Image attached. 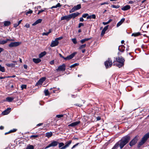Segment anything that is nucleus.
Masks as SVG:
<instances>
[{"instance_id": "obj_50", "label": "nucleus", "mask_w": 149, "mask_h": 149, "mask_svg": "<svg viewBox=\"0 0 149 149\" xmlns=\"http://www.w3.org/2000/svg\"><path fill=\"white\" fill-rule=\"evenodd\" d=\"M79 144V143H77L72 146V147L71 148V149H73V148H75Z\"/></svg>"}, {"instance_id": "obj_8", "label": "nucleus", "mask_w": 149, "mask_h": 149, "mask_svg": "<svg viewBox=\"0 0 149 149\" xmlns=\"http://www.w3.org/2000/svg\"><path fill=\"white\" fill-rule=\"evenodd\" d=\"M21 44V42H11L10 44H9L8 46L10 47H16L18 46Z\"/></svg>"}, {"instance_id": "obj_32", "label": "nucleus", "mask_w": 149, "mask_h": 149, "mask_svg": "<svg viewBox=\"0 0 149 149\" xmlns=\"http://www.w3.org/2000/svg\"><path fill=\"white\" fill-rule=\"evenodd\" d=\"M58 144V147L59 148H61L62 147H63L64 146V143L63 142L59 143Z\"/></svg>"}, {"instance_id": "obj_26", "label": "nucleus", "mask_w": 149, "mask_h": 149, "mask_svg": "<svg viewBox=\"0 0 149 149\" xmlns=\"http://www.w3.org/2000/svg\"><path fill=\"white\" fill-rule=\"evenodd\" d=\"M14 99V98L12 97H7L6 98V101L10 102H12Z\"/></svg>"}, {"instance_id": "obj_64", "label": "nucleus", "mask_w": 149, "mask_h": 149, "mask_svg": "<svg viewBox=\"0 0 149 149\" xmlns=\"http://www.w3.org/2000/svg\"><path fill=\"white\" fill-rule=\"evenodd\" d=\"M91 15H88V16L87 17V19H91Z\"/></svg>"}, {"instance_id": "obj_14", "label": "nucleus", "mask_w": 149, "mask_h": 149, "mask_svg": "<svg viewBox=\"0 0 149 149\" xmlns=\"http://www.w3.org/2000/svg\"><path fill=\"white\" fill-rule=\"evenodd\" d=\"M59 43L58 41H57L55 39L54 40H53L51 44L50 45V46L52 47H55L58 45Z\"/></svg>"}, {"instance_id": "obj_36", "label": "nucleus", "mask_w": 149, "mask_h": 149, "mask_svg": "<svg viewBox=\"0 0 149 149\" xmlns=\"http://www.w3.org/2000/svg\"><path fill=\"white\" fill-rule=\"evenodd\" d=\"M86 46V44H84L82 45H81L79 47V49H82L84 48Z\"/></svg>"}, {"instance_id": "obj_2", "label": "nucleus", "mask_w": 149, "mask_h": 149, "mask_svg": "<svg viewBox=\"0 0 149 149\" xmlns=\"http://www.w3.org/2000/svg\"><path fill=\"white\" fill-rule=\"evenodd\" d=\"M117 63L116 64V66L120 68L124 65L125 60L121 56L119 57L116 58Z\"/></svg>"}, {"instance_id": "obj_23", "label": "nucleus", "mask_w": 149, "mask_h": 149, "mask_svg": "<svg viewBox=\"0 0 149 149\" xmlns=\"http://www.w3.org/2000/svg\"><path fill=\"white\" fill-rule=\"evenodd\" d=\"M125 18H123L121 20L119 21L117 24V26L118 27L119 26H120L122 23L125 21Z\"/></svg>"}, {"instance_id": "obj_15", "label": "nucleus", "mask_w": 149, "mask_h": 149, "mask_svg": "<svg viewBox=\"0 0 149 149\" xmlns=\"http://www.w3.org/2000/svg\"><path fill=\"white\" fill-rule=\"evenodd\" d=\"M46 78L45 77H43L40 79L36 83V84L37 85H40L42 84L43 82L45 80Z\"/></svg>"}, {"instance_id": "obj_6", "label": "nucleus", "mask_w": 149, "mask_h": 149, "mask_svg": "<svg viewBox=\"0 0 149 149\" xmlns=\"http://www.w3.org/2000/svg\"><path fill=\"white\" fill-rule=\"evenodd\" d=\"M138 136H136L130 143L129 145L130 146H132L134 145L138 141Z\"/></svg>"}, {"instance_id": "obj_57", "label": "nucleus", "mask_w": 149, "mask_h": 149, "mask_svg": "<svg viewBox=\"0 0 149 149\" xmlns=\"http://www.w3.org/2000/svg\"><path fill=\"white\" fill-rule=\"evenodd\" d=\"M9 78V77H0V79H4L5 78Z\"/></svg>"}, {"instance_id": "obj_35", "label": "nucleus", "mask_w": 149, "mask_h": 149, "mask_svg": "<svg viewBox=\"0 0 149 149\" xmlns=\"http://www.w3.org/2000/svg\"><path fill=\"white\" fill-rule=\"evenodd\" d=\"M79 65V63H76L74 64L71 65L70 66V67L71 68H73L74 67H75L76 66L78 65Z\"/></svg>"}, {"instance_id": "obj_56", "label": "nucleus", "mask_w": 149, "mask_h": 149, "mask_svg": "<svg viewBox=\"0 0 149 149\" xmlns=\"http://www.w3.org/2000/svg\"><path fill=\"white\" fill-rule=\"evenodd\" d=\"M75 105L77 106H79V107H81L83 105L82 104H75Z\"/></svg>"}, {"instance_id": "obj_39", "label": "nucleus", "mask_w": 149, "mask_h": 149, "mask_svg": "<svg viewBox=\"0 0 149 149\" xmlns=\"http://www.w3.org/2000/svg\"><path fill=\"white\" fill-rule=\"evenodd\" d=\"M72 40L73 42L75 44H76L77 43L76 39V38H73L72 39Z\"/></svg>"}, {"instance_id": "obj_48", "label": "nucleus", "mask_w": 149, "mask_h": 149, "mask_svg": "<svg viewBox=\"0 0 149 149\" xmlns=\"http://www.w3.org/2000/svg\"><path fill=\"white\" fill-rule=\"evenodd\" d=\"M109 26L107 25L105 26L104 29H103L104 30L106 31L108 29V28Z\"/></svg>"}, {"instance_id": "obj_24", "label": "nucleus", "mask_w": 149, "mask_h": 149, "mask_svg": "<svg viewBox=\"0 0 149 149\" xmlns=\"http://www.w3.org/2000/svg\"><path fill=\"white\" fill-rule=\"evenodd\" d=\"M45 134V136L48 138L50 137L52 135V132H47Z\"/></svg>"}, {"instance_id": "obj_46", "label": "nucleus", "mask_w": 149, "mask_h": 149, "mask_svg": "<svg viewBox=\"0 0 149 149\" xmlns=\"http://www.w3.org/2000/svg\"><path fill=\"white\" fill-rule=\"evenodd\" d=\"M63 37L62 36L58 38H56L55 39L57 41H58V40H61L63 39Z\"/></svg>"}, {"instance_id": "obj_18", "label": "nucleus", "mask_w": 149, "mask_h": 149, "mask_svg": "<svg viewBox=\"0 0 149 149\" xmlns=\"http://www.w3.org/2000/svg\"><path fill=\"white\" fill-rule=\"evenodd\" d=\"M131 8V7L129 5H126L121 8V9L124 11H125L126 10H127L129 9H130Z\"/></svg>"}, {"instance_id": "obj_11", "label": "nucleus", "mask_w": 149, "mask_h": 149, "mask_svg": "<svg viewBox=\"0 0 149 149\" xmlns=\"http://www.w3.org/2000/svg\"><path fill=\"white\" fill-rule=\"evenodd\" d=\"M76 54V52L73 53L71 55L68 56L66 57H65V58H64V59L65 60H68L71 59L74 57Z\"/></svg>"}, {"instance_id": "obj_44", "label": "nucleus", "mask_w": 149, "mask_h": 149, "mask_svg": "<svg viewBox=\"0 0 149 149\" xmlns=\"http://www.w3.org/2000/svg\"><path fill=\"white\" fill-rule=\"evenodd\" d=\"M88 16V13H85L83 14L82 15V17L86 18L87 17V16Z\"/></svg>"}, {"instance_id": "obj_4", "label": "nucleus", "mask_w": 149, "mask_h": 149, "mask_svg": "<svg viewBox=\"0 0 149 149\" xmlns=\"http://www.w3.org/2000/svg\"><path fill=\"white\" fill-rule=\"evenodd\" d=\"M58 143V142L57 141L53 140L51 141V143L45 148V149L51 147H55L56 146Z\"/></svg>"}, {"instance_id": "obj_34", "label": "nucleus", "mask_w": 149, "mask_h": 149, "mask_svg": "<svg viewBox=\"0 0 149 149\" xmlns=\"http://www.w3.org/2000/svg\"><path fill=\"white\" fill-rule=\"evenodd\" d=\"M0 71L2 72H5L4 67L2 66L1 65H0Z\"/></svg>"}, {"instance_id": "obj_20", "label": "nucleus", "mask_w": 149, "mask_h": 149, "mask_svg": "<svg viewBox=\"0 0 149 149\" xmlns=\"http://www.w3.org/2000/svg\"><path fill=\"white\" fill-rule=\"evenodd\" d=\"M91 38H87L83 39L80 41L81 43L83 44L86 41H88L91 39Z\"/></svg>"}, {"instance_id": "obj_27", "label": "nucleus", "mask_w": 149, "mask_h": 149, "mask_svg": "<svg viewBox=\"0 0 149 149\" xmlns=\"http://www.w3.org/2000/svg\"><path fill=\"white\" fill-rule=\"evenodd\" d=\"M141 35V34L140 33L138 32L132 33V36H134V37H136L140 36Z\"/></svg>"}, {"instance_id": "obj_5", "label": "nucleus", "mask_w": 149, "mask_h": 149, "mask_svg": "<svg viewBox=\"0 0 149 149\" xmlns=\"http://www.w3.org/2000/svg\"><path fill=\"white\" fill-rule=\"evenodd\" d=\"M104 64L106 68H107L111 66L112 65V61L110 58H108V60L104 63Z\"/></svg>"}, {"instance_id": "obj_13", "label": "nucleus", "mask_w": 149, "mask_h": 149, "mask_svg": "<svg viewBox=\"0 0 149 149\" xmlns=\"http://www.w3.org/2000/svg\"><path fill=\"white\" fill-rule=\"evenodd\" d=\"M70 19H71L69 15L63 16L61 18V21L65 20L66 21H68Z\"/></svg>"}, {"instance_id": "obj_49", "label": "nucleus", "mask_w": 149, "mask_h": 149, "mask_svg": "<svg viewBox=\"0 0 149 149\" xmlns=\"http://www.w3.org/2000/svg\"><path fill=\"white\" fill-rule=\"evenodd\" d=\"M84 26V24L83 23H79V24L78 28H80L81 26Z\"/></svg>"}, {"instance_id": "obj_62", "label": "nucleus", "mask_w": 149, "mask_h": 149, "mask_svg": "<svg viewBox=\"0 0 149 149\" xmlns=\"http://www.w3.org/2000/svg\"><path fill=\"white\" fill-rule=\"evenodd\" d=\"M134 1H130L128 3L132 4H133V3H134Z\"/></svg>"}, {"instance_id": "obj_51", "label": "nucleus", "mask_w": 149, "mask_h": 149, "mask_svg": "<svg viewBox=\"0 0 149 149\" xmlns=\"http://www.w3.org/2000/svg\"><path fill=\"white\" fill-rule=\"evenodd\" d=\"M45 9L44 10H39L38 13V15H39V14L40 13H42V12H43L45 11Z\"/></svg>"}, {"instance_id": "obj_33", "label": "nucleus", "mask_w": 149, "mask_h": 149, "mask_svg": "<svg viewBox=\"0 0 149 149\" xmlns=\"http://www.w3.org/2000/svg\"><path fill=\"white\" fill-rule=\"evenodd\" d=\"M8 41H7V39L6 40H1L0 41V44H1L3 45L6 43Z\"/></svg>"}, {"instance_id": "obj_53", "label": "nucleus", "mask_w": 149, "mask_h": 149, "mask_svg": "<svg viewBox=\"0 0 149 149\" xmlns=\"http://www.w3.org/2000/svg\"><path fill=\"white\" fill-rule=\"evenodd\" d=\"M48 35H49V33H48V32H47V33L44 32L42 34V35L43 36H45V35L47 36Z\"/></svg>"}, {"instance_id": "obj_45", "label": "nucleus", "mask_w": 149, "mask_h": 149, "mask_svg": "<svg viewBox=\"0 0 149 149\" xmlns=\"http://www.w3.org/2000/svg\"><path fill=\"white\" fill-rule=\"evenodd\" d=\"M33 12V11L32 10H30L26 13V15H28L29 14H31Z\"/></svg>"}, {"instance_id": "obj_10", "label": "nucleus", "mask_w": 149, "mask_h": 149, "mask_svg": "<svg viewBox=\"0 0 149 149\" xmlns=\"http://www.w3.org/2000/svg\"><path fill=\"white\" fill-rule=\"evenodd\" d=\"M81 122L80 121L75 122L72 123L68 125V126L69 127L71 126L72 127H74L75 126L78 125Z\"/></svg>"}, {"instance_id": "obj_61", "label": "nucleus", "mask_w": 149, "mask_h": 149, "mask_svg": "<svg viewBox=\"0 0 149 149\" xmlns=\"http://www.w3.org/2000/svg\"><path fill=\"white\" fill-rule=\"evenodd\" d=\"M77 96V95H72L71 97L73 98H75Z\"/></svg>"}, {"instance_id": "obj_60", "label": "nucleus", "mask_w": 149, "mask_h": 149, "mask_svg": "<svg viewBox=\"0 0 149 149\" xmlns=\"http://www.w3.org/2000/svg\"><path fill=\"white\" fill-rule=\"evenodd\" d=\"M83 17H81L80 18V21L83 22L84 21V19L83 18Z\"/></svg>"}, {"instance_id": "obj_59", "label": "nucleus", "mask_w": 149, "mask_h": 149, "mask_svg": "<svg viewBox=\"0 0 149 149\" xmlns=\"http://www.w3.org/2000/svg\"><path fill=\"white\" fill-rule=\"evenodd\" d=\"M54 63V60H52V61H50V63L51 65H53Z\"/></svg>"}, {"instance_id": "obj_19", "label": "nucleus", "mask_w": 149, "mask_h": 149, "mask_svg": "<svg viewBox=\"0 0 149 149\" xmlns=\"http://www.w3.org/2000/svg\"><path fill=\"white\" fill-rule=\"evenodd\" d=\"M125 47L123 45H121L118 47V49L119 50L122 52H123L125 51Z\"/></svg>"}, {"instance_id": "obj_21", "label": "nucleus", "mask_w": 149, "mask_h": 149, "mask_svg": "<svg viewBox=\"0 0 149 149\" xmlns=\"http://www.w3.org/2000/svg\"><path fill=\"white\" fill-rule=\"evenodd\" d=\"M42 21V19H38V20H37L35 22H34L32 24V26H34L35 25H36L37 24L40 23Z\"/></svg>"}, {"instance_id": "obj_47", "label": "nucleus", "mask_w": 149, "mask_h": 149, "mask_svg": "<svg viewBox=\"0 0 149 149\" xmlns=\"http://www.w3.org/2000/svg\"><path fill=\"white\" fill-rule=\"evenodd\" d=\"M17 129H14L13 130H11L9 131V132L11 133V132H16L17 130Z\"/></svg>"}, {"instance_id": "obj_3", "label": "nucleus", "mask_w": 149, "mask_h": 149, "mask_svg": "<svg viewBox=\"0 0 149 149\" xmlns=\"http://www.w3.org/2000/svg\"><path fill=\"white\" fill-rule=\"evenodd\" d=\"M149 138V132L145 134L142 138L141 140L138 145V147H140V146L143 145Z\"/></svg>"}, {"instance_id": "obj_28", "label": "nucleus", "mask_w": 149, "mask_h": 149, "mask_svg": "<svg viewBox=\"0 0 149 149\" xmlns=\"http://www.w3.org/2000/svg\"><path fill=\"white\" fill-rule=\"evenodd\" d=\"M10 24V22L8 21H5L4 22V25L5 26H7Z\"/></svg>"}, {"instance_id": "obj_63", "label": "nucleus", "mask_w": 149, "mask_h": 149, "mask_svg": "<svg viewBox=\"0 0 149 149\" xmlns=\"http://www.w3.org/2000/svg\"><path fill=\"white\" fill-rule=\"evenodd\" d=\"M59 55L60 56L61 58H63L64 59V58H65V57H64L63 56L62 54H59Z\"/></svg>"}, {"instance_id": "obj_43", "label": "nucleus", "mask_w": 149, "mask_h": 149, "mask_svg": "<svg viewBox=\"0 0 149 149\" xmlns=\"http://www.w3.org/2000/svg\"><path fill=\"white\" fill-rule=\"evenodd\" d=\"M105 31L103 30H102V31L101 33V37L103 36H104V35L105 34Z\"/></svg>"}, {"instance_id": "obj_52", "label": "nucleus", "mask_w": 149, "mask_h": 149, "mask_svg": "<svg viewBox=\"0 0 149 149\" xmlns=\"http://www.w3.org/2000/svg\"><path fill=\"white\" fill-rule=\"evenodd\" d=\"M91 18H92L94 19H95L96 18V15L95 14H92L91 15Z\"/></svg>"}, {"instance_id": "obj_25", "label": "nucleus", "mask_w": 149, "mask_h": 149, "mask_svg": "<svg viewBox=\"0 0 149 149\" xmlns=\"http://www.w3.org/2000/svg\"><path fill=\"white\" fill-rule=\"evenodd\" d=\"M46 54V52L44 51L43 52H42L39 55V57L40 58H41L42 57H43Z\"/></svg>"}, {"instance_id": "obj_29", "label": "nucleus", "mask_w": 149, "mask_h": 149, "mask_svg": "<svg viewBox=\"0 0 149 149\" xmlns=\"http://www.w3.org/2000/svg\"><path fill=\"white\" fill-rule=\"evenodd\" d=\"M6 65L8 67H10L11 68H13L15 67V65L13 63H6Z\"/></svg>"}, {"instance_id": "obj_42", "label": "nucleus", "mask_w": 149, "mask_h": 149, "mask_svg": "<svg viewBox=\"0 0 149 149\" xmlns=\"http://www.w3.org/2000/svg\"><path fill=\"white\" fill-rule=\"evenodd\" d=\"M22 89L23 90L24 88H26V85L23 84L21 86Z\"/></svg>"}, {"instance_id": "obj_31", "label": "nucleus", "mask_w": 149, "mask_h": 149, "mask_svg": "<svg viewBox=\"0 0 149 149\" xmlns=\"http://www.w3.org/2000/svg\"><path fill=\"white\" fill-rule=\"evenodd\" d=\"M34 146L32 145H28L26 149H34Z\"/></svg>"}, {"instance_id": "obj_9", "label": "nucleus", "mask_w": 149, "mask_h": 149, "mask_svg": "<svg viewBox=\"0 0 149 149\" xmlns=\"http://www.w3.org/2000/svg\"><path fill=\"white\" fill-rule=\"evenodd\" d=\"M65 70V65L64 64H63L62 65H60L58 67V68L56 69V71H64Z\"/></svg>"}, {"instance_id": "obj_37", "label": "nucleus", "mask_w": 149, "mask_h": 149, "mask_svg": "<svg viewBox=\"0 0 149 149\" xmlns=\"http://www.w3.org/2000/svg\"><path fill=\"white\" fill-rule=\"evenodd\" d=\"M44 93L45 95H49V93L48 90L44 91Z\"/></svg>"}, {"instance_id": "obj_1", "label": "nucleus", "mask_w": 149, "mask_h": 149, "mask_svg": "<svg viewBox=\"0 0 149 149\" xmlns=\"http://www.w3.org/2000/svg\"><path fill=\"white\" fill-rule=\"evenodd\" d=\"M130 139V137L129 135H126L123 137L120 141V143L118 142L116 143L112 149H117L119 145L121 149L123 148L126 145Z\"/></svg>"}, {"instance_id": "obj_41", "label": "nucleus", "mask_w": 149, "mask_h": 149, "mask_svg": "<svg viewBox=\"0 0 149 149\" xmlns=\"http://www.w3.org/2000/svg\"><path fill=\"white\" fill-rule=\"evenodd\" d=\"M64 115H65V114L57 115H56V117L58 118H60L63 117Z\"/></svg>"}, {"instance_id": "obj_12", "label": "nucleus", "mask_w": 149, "mask_h": 149, "mask_svg": "<svg viewBox=\"0 0 149 149\" xmlns=\"http://www.w3.org/2000/svg\"><path fill=\"white\" fill-rule=\"evenodd\" d=\"M72 143V141L70 140L66 142L65 145L59 149H65L67 148Z\"/></svg>"}, {"instance_id": "obj_30", "label": "nucleus", "mask_w": 149, "mask_h": 149, "mask_svg": "<svg viewBox=\"0 0 149 149\" xmlns=\"http://www.w3.org/2000/svg\"><path fill=\"white\" fill-rule=\"evenodd\" d=\"M61 6V5L60 4V3H58L56 5L52 6L50 8L52 9L53 8H56L58 7H60Z\"/></svg>"}, {"instance_id": "obj_17", "label": "nucleus", "mask_w": 149, "mask_h": 149, "mask_svg": "<svg viewBox=\"0 0 149 149\" xmlns=\"http://www.w3.org/2000/svg\"><path fill=\"white\" fill-rule=\"evenodd\" d=\"M11 108H8L2 112V114L4 115L8 114L10 111Z\"/></svg>"}, {"instance_id": "obj_22", "label": "nucleus", "mask_w": 149, "mask_h": 149, "mask_svg": "<svg viewBox=\"0 0 149 149\" xmlns=\"http://www.w3.org/2000/svg\"><path fill=\"white\" fill-rule=\"evenodd\" d=\"M33 61L36 63H40L41 61V60L40 58H35L33 59Z\"/></svg>"}, {"instance_id": "obj_16", "label": "nucleus", "mask_w": 149, "mask_h": 149, "mask_svg": "<svg viewBox=\"0 0 149 149\" xmlns=\"http://www.w3.org/2000/svg\"><path fill=\"white\" fill-rule=\"evenodd\" d=\"M79 14V13L77 12L72 13L69 14V15L70 19H71L72 18H73V19L75 18V17L77 16Z\"/></svg>"}, {"instance_id": "obj_55", "label": "nucleus", "mask_w": 149, "mask_h": 149, "mask_svg": "<svg viewBox=\"0 0 149 149\" xmlns=\"http://www.w3.org/2000/svg\"><path fill=\"white\" fill-rule=\"evenodd\" d=\"M24 27H26L27 28H29L30 27V25L28 24H26L24 26Z\"/></svg>"}, {"instance_id": "obj_7", "label": "nucleus", "mask_w": 149, "mask_h": 149, "mask_svg": "<svg viewBox=\"0 0 149 149\" xmlns=\"http://www.w3.org/2000/svg\"><path fill=\"white\" fill-rule=\"evenodd\" d=\"M81 5L79 4L77 6H74L72 9L70 10V13H72L76 10H78L81 8Z\"/></svg>"}, {"instance_id": "obj_54", "label": "nucleus", "mask_w": 149, "mask_h": 149, "mask_svg": "<svg viewBox=\"0 0 149 149\" xmlns=\"http://www.w3.org/2000/svg\"><path fill=\"white\" fill-rule=\"evenodd\" d=\"M108 4V3L107 2H104V3H101L100 4L101 5H103L104 4Z\"/></svg>"}, {"instance_id": "obj_40", "label": "nucleus", "mask_w": 149, "mask_h": 149, "mask_svg": "<svg viewBox=\"0 0 149 149\" xmlns=\"http://www.w3.org/2000/svg\"><path fill=\"white\" fill-rule=\"evenodd\" d=\"M38 136H39V135H32L31 136H30V138H35L38 137Z\"/></svg>"}, {"instance_id": "obj_58", "label": "nucleus", "mask_w": 149, "mask_h": 149, "mask_svg": "<svg viewBox=\"0 0 149 149\" xmlns=\"http://www.w3.org/2000/svg\"><path fill=\"white\" fill-rule=\"evenodd\" d=\"M19 25L18 24V23L17 24V23L15 24H14V27L16 28Z\"/></svg>"}, {"instance_id": "obj_38", "label": "nucleus", "mask_w": 149, "mask_h": 149, "mask_svg": "<svg viewBox=\"0 0 149 149\" xmlns=\"http://www.w3.org/2000/svg\"><path fill=\"white\" fill-rule=\"evenodd\" d=\"M111 7L113 8H118L120 7V6L118 5L116 6L114 5H111Z\"/></svg>"}]
</instances>
